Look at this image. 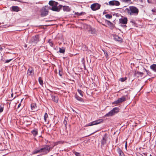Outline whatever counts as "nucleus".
Returning <instances> with one entry per match:
<instances>
[{
	"instance_id": "nucleus-1",
	"label": "nucleus",
	"mask_w": 156,
	"mask_h": 156,
	"mask_svg": "<svg viewBox=\"0 0 156 156\" xmlns=\"http://www.w3.org/2000/svg\"><path fill=\"white\" fill-rule=\"evenodd\" d=\"M52 7H49V9L54 11L59 12L63 7V9L64 11L69 12L71 10L70 8L67 6H63L62 5H59L58 3L55 1L51 0L49 1L48 3Z\"/></svg>"
},
{
	"instance_id": "nucleus-2",
	"label": "nucleus",
	"mask_w": 156,
	"mask_h": 156,
	"mask_svg": "<svg viewBox=\"0 0 156 156\" xmlns=\"http://www.w3.org/2000/svg\"><path fill=\"white\" fill-rule=\"evenodd\" d=\"M124 11L129 15L136 16L138 14L139 10L136 7L132 6L126 8L124 10Z\"/></svg>"
},
{
	"instance_id": "nucleus-3",
	"label": "nucleus",
	"mask_w": 156,
	"mask_h": 156,
	"mask_svg": "<svg viewBox=\"0 0 156 156\" xmlns=\"http://www.w3.org/2000/svg\"><path fill=\"white\" fill-rule=\"evenodd\" d=\"M39 41V37L38 35H36L32 37L29 42V44L30 45H34Z\"/></svg>"
},
{
	"instance_id": "nucleus-4",
	"label": "nucleus",
	"mask_w": 156,
	"mask_h": 156,
	"mask_svg": "<svg viewBox=\"0 0 156 156\" xmlns=\"http://www.w3.org/2000/svg\"><path fill=\"white\" fill-rule=\"evenodd\" d=\"M119 109L118 108H114L108 113L106 114L105 116L107 117L112 116L117 113L119 112Z\"/></svg>"
},
{
	"instance_id": "nucleus-5",
	"label": "nucleus",
	"mask_w": 156,
	"mask_h": 156,
	"mask_svg": "<svg viewBox=\"0 0 156 156\" xmlns=\"http://www.w3.org/2000/svg\"><path fill=\"white\" fill-rule=\"evenodd\" d=\"M52 149L51 147L48 145H44L42 146L41 148V152L44 153V154H46L48 153Z\"/></svg>"
},
{
	"instance_id": "nucleus-6",
	"label": "nucleus",
	"mask_w": 156,
	"mask_h": 156,
	"mask_svg": "<svg viewBox=\"0 0 156 156\" xmlns=\"http://www.w3.org/2000/svg\"><path fill=\"white\" fill-rule=\"evenodd\" d=\"M108 135L107 133H105L103 136L102 139L101 141V146L102 147L105 144L107 141L108 139Z\"/></svg>"
},
{
	"instance_id": "nucleus-7",
	"label": "nucleus",
	"mask_w": 156,
	"mask_h": 156,
	"mask_svg": "<svg viewBox=\"0 0 156 156\" xmlns=\"http://www.w3.org/2000/svg\"><path fill=\"white\" fill-rule=\"evenodd\" d=\"M101 5L98 3H95L91 5L90 7L93 11H96L99 9L100 8Z\"/></svg>"
},
{
	"instance_id": "nucleus-8",
	"label": "nucleus",
	"mask_w": 156,
	"mask_h": 156,
	"mask_svg": "<svg viewBox=\"0 0 156 156\" xmlns=\"http://www.w3.org/2000/svg\"><path fill=\"white\" fill-rule=\"evenodd\" d=\"M126 99L125 96H123L122 97L119 98L117 100L115 101L113 103V104H117L122 103L125 101Z\"/></svg>"
},
{
	"instance_id": "nucleus-9",
	"label": "nucleus",
	"mask_w": 156,
	"mask_h": 156,
	"mask_svg": "<svg viewBox=\"0 0 156 156\" xmlns=\"http://www.w3.org/2000/svg\"><path fill=\"white\" fill-rule=\"evenodd\" d=\"M46 6L43 7L41 10V15L42 16H45L48 14V9L46 8Z\"/></svg>"
},
{
	"instance_id": "nucleus-10",
	"label": "nucleus",
	"mask_w": 156,
	"mask_h": 156,
	"mask_svg": "<svg viewBox=\"0 0 156 156\" xmlns=\"http://www.w3.org/2000/svg\"><path fill=\"white\" fill-rule=\"evenodd\" d=\"M103 120L102 119H99V120L93 121L92 122L89 123L87 124V126H90L95 125H97L101 122H103Z\"/></svg>"
},
{
	"instance_id": "nucleus-11",
	"label": "nucleus",
	"mask_w": 156,
	"mask_h": 156,
	"mask_svg": "<svg viewBox=\"0 0 156 156\" xmlns=\"http://www.w3.org/2000/svg\"><path fill=\"white\" fill-rule=\"evenodd\" d=\"M108 3L109 5L111 6H119L120 4V2L119 1L115 0L110 1Z\"/></svg>"
},
{
	"instance_id": "nucleus-12",
	"label": "nucleus",
	"mask_w": 156,
	"mask_h": 156,
	"mask_svg": "<svg viewBox=\"0 0 156 156\" xmlns=\"http://www.w3.org/2000/svg\"><path fill=\"white\" fill-rule=\"evenodd\" d=\"M127 19L126 17H124L119 19V23H120L126 24L127 23Z\"/></svg>"
},
{
	"instance_id": "nucleus-13",
	"label": "nucleus",
	"mask_w": 156,
	"mask_h": 156,
	"mask_svg": "<svg viewBox=\"0 0 156 156\" xmlns=\"http://www.w3.org/2000/svg\"><path fill=\"white\" fill-rule=\"evenodd\" d=\"M34 73V70L31 67H30L27 70V74L29 75L33 74Z\"/></svg>"
},
{
	"instance_id": "nucleus-14",
	"label": "nucleus",
	"mask_w": 156,
	"mask_h": 156,
	"mask_svg": "<svg viewBox=\"0 0 156 156\" xmlns=\"http://www.w3.org/2000/svg\"><path fill=\"white\" fill-rule=\"evenodd\" d=\"M114 39L117 41L120 42H122V39L121 38L119 37L118 35H115L114 36Z\"/></svg>"
},
{
	"instance_id": "nucleus-15",
	"label": "nucleus",
	"mask_w": 156,
	"mask_h": 156,
	"mask_svg": "<svg viewBox=\"0 0 156 156\" xmlns=\"http://www.w3.org/2000/svg\"><path fill=\"white\" fill-rule=\"evenodd\" d=\"M12 11L18 12L20 11V8L17 6H12Z\"/></svg>"
},
{
	"instance_id": "nucleus-16",
	"label": "nucleus",
	"mask_w": 156,
	"mask_h": 156,
	"mask_svg": "<svg viewBox=\"0 0 156 156\" xmlns=\"http://www.w3.org/2000/svg\"><path fill=\"white\" fill-rule=\"evenodd\" d=\"M51 96L52 98V99L53 101L56 103L58 102V97H56L52 94L51 95Z\"/></svg>"
},
{
	"instance_id": "nucleus-17",
	"label": "nucleus",
	"mask_w": 156,
	"mask_h": 156,
	"mask_svg": "<svg viewBox=\"0 0 156 156\" xmlns=\"http://www.w3.org/2000/svg\"><path fill=\"white\" fill-rule=\"evenodd\" d=\"M117 151L119 154V156H124V153L119 147H118L117 149Z\"/></svg>"
},
{
	"instance_id": "nucleus-18",
	"label": "nucleus",
	"mask_w": 156,
	"mask_h": 156,
	"mask_svg": "<svg viewBox=\"0 0 156 156\" xmlns=\"http://www.w3.org/2000/svg\"><path fill=\"white\" fill-rule=\"evenodd\" d=\"M75 97L76 99L78 101H80L81 102H84V101L83 99L80 97L77 94H76L75 95Z\"/></svg>"
},
{
	"instance_id": "nucleus-19",
	"label": "nucleus",
	"mask_w": 156,
	"mask_h": 156,
	"mask_svg": "<svg viewBox=\"0 0 156 156\" xmlns=\"http://www.w3.org/2000/svg\"><path fill=\"white\" fill-rule=\"evenodd\" d=\"M31 133L34 136H36L38 134V131L37 129H35L31 132Z\"/></svg>"
},
{
	"instance_id": "nucleus-20",
	"label": "nucleus",
	"mask_w": 156,
	"mask_h": 156,
	"mask_svg": "<svg viewBox=\"0 0 156 156\" xmlns=\"http://www.w3.org/2000/svg\"><path fill=\"white\" fill-rule=\"evenodd\" d=\"M150 68L151 69L156 72V64H153L151 65L150 66Z\"/></svg>"
},
{
	"instance_id": "nucleus-21",
	"label": "nucleus",
	"mask_w": 156,
	"mask_h": 156,
	"mask_svg": "<svg viewBox=\"0 0 156 156\" xmlns=\"http://www.w3.org/2000/svg\"><path fill=\"white\" fill-rule=\"evenodd\" d=\"M59 52L60 53L64 54L65 53V50L64 48L62 47V48H59Z\"/></svg>"
},
{
	"instance_id": "nucleus-22",
	"label": "nucleus",
	"mask_w": 156,
	"mask_h": 156,
	"mask_svg": "<svg viewBox=\"0 0 156 156\" xmlns=\"http://www.w3.org/2000/svg\"><path fill=\"white\" fill-rule=\"evenodd\" d=\"M41 149H40L38 150H34L33 152V154H37V153H42L41 152Z\"/></svg>"
},
{
	"instance_id": "nucleus-23",
	"label": "nucleus",
	"mask_w": 156,
	"mask_h": 156,
	"mask_svg": "<svg viewBox=\"0 0 156 156\" xmlns=\"http://www.w3.org/2000/svg\"><path fill=\"white\" fill-rule=\"evenodd\" d=\"M89 31L91 34H94L95 33V30L91 27H90V30H89Z\"/></svg>"
},
{
	"instance_id": "nucleus-24",
	"label": "nucleus",
	"mask_w": 156,
	"mask_h": 156,
	"mask_svg": "<svg viewBox=\"0 0 156 156\" xmlns=\"http://www.w3.org/2000/svg\"><path fill=\"white\" fill-rule=\"evenodd\" d=\"M38 81L40 84L41 85H43V81L41 77H40L38 79Z\"/></svg>"
},
{
	"instance_id": "nucleus-25",
	"label": "nucleus",
	"mask_w": 156,
	"mask_h": 156,
	"mask_svg": "<svg viewBox=\"0 0 156 156\" xmlns=\"http://www.w3.org/2000/svg\"><path fill=\"white\" fill-rule=\"evenodd\" d=\"M126 79L127 78L126 77L121 78L119 79V80L120 81L122 82H123L126 80Z\"/></svg>"
},
{
	"instance_id": "nucleus-26",
	"label": "nucleus",
	"mask_w": 156,
	"mask_h": 156,
	"mask_svg": "<svg viewBox=\"0 0 156 156\" xmlns=\"http://www.w3.org/2000/svg\"><path fill=\"white\" fill-rule=\"evenodd\" d=\"M77 91L79 93V94H80V95L82 97H83V91H82L81 90H79V89H78L77 90Z\"/></svg>"
},
{
	"instance_id": "nucleus-27",
	"label": "nucleus",
	"mask_w": 156,
	"mask_h": 156,
	"mask_svg": "<svg viewBox=\"0 0 156 156\" xmlns=\"http://www.w3.org/2000/svg\"><path fill=\"white\" fill-rule=\"evenodd\" d=\"M4 109V105H0V113L2 112L3 110Z\"/></svg>"
},
{
	"instance_id": "nucleus-28",
	"label": "nucleus",
	"mask_w": 156,
	"mask_h": 156,
	"mask_svg": "<svg viewBox=\"0 0 156 156\" xmlns=\"http://www.w3.org/2000/svg\"><path fill=\"white\" fill-rule=\"evenodd\" d=\"M105 23L108 25L110 26L111 25L112 23L110 22V21L107 20H105Z\"/></svg>"
},
{
	"instance_id": "nucleus-29",
	"label": "nucleus",
	"mask_w": 156,
	"mask_h": 156,
	"mask_svg": "<svg viewBox=\"0 0 156 156\" xmlns=\"http://www.w3.org/2000/svg\"><path fill=\"white\" fill-rule=\"evenodd\" d=\"M104 52V54L105 55V56L106 57V58H108V53L105 50H103Z\"/></svg>"
},
{
	"instance_id": "nucleus-30",
	"label": "nucleus",
	"mask_w": 156,
	"mask_h": 156,
	"mask_svg": "<svg viewBox=\"0 0 156 156\" xmlns=\"http://www.w3.org/2000/svg\"><path fill=\"white\" fill-rule=\"evenodd\" d=\"M144 70L146 71L148 75L151 76V73L149 70H148L145 69H144Z\"/></svg>"
},
{
	"instance_id": "nucleus-31",
	"label": "nucleus",
	"mask_w": 156,
	"mask_h": 156,
	"mask_svg": "<svg viewBox=\"0 0 156 156\" xmlns=\"http://www.w3.org/2000/svg\"><path fill=\"white\" fill-rule=\"evenodd\" d=\"M105 17L107 18H108L109 19H111L112 16L111 15H109V14H107L105 15Z\"/></svg>"
},
{
	"instance_id": "nucleus-32",
	"label": "nucleus",
	"mask_w": 156,
	"mask_h": 156,
	"mask_svg": "<svg viewBox=\"0 0 156 156\" xmlns=\"http://www.w3.org/2000/svg\"><path fill=\"white\" fill-rule=\"evenodd\" d=\"M48 117V116L47 113H45L44 116V120L45 122L46 121V119Z\"/></svg>"
},
{
	"instance_id": "nucleus-33",
	"label": "nucleus",
	"mask_w": 156,
	"mask_h": 156,
	"mask_svg": "<svg viewBox=\"0 0 156 156\" xmlns=\"http://www.w3.org/2000/svg\"><path fill=\"white\" fill-rule=\"evenodd\" d=\"M121 1L126 3H128L129 2H130L131 0H121Z\"/></svg>"
},
{
	"instance_id": "nucleus-34",
	"label": "nucleus",
	"mask_w": 156,
	"mask_h": 156,
	"mask_svg": "<svg viewBox=\"0 0 156 156\" xmlns=\"http://www.w3.org/2000/svg\"><path fill=\"white\" fill-rule=\"evenodd\" d=\"M28 118V119H25V120L26 122H28V124L29 125L31 124V122L30 121L28 120V119H29L28 118Z\"/></svg>"
},
{
	"instance_id": "nucleus-35",
	"label": "nucleus",
	"mask_w": 156,
	"mask_h": 156,
	"mask_svg": "<svg viewBox=\"0 0 156 156\" xmlns=\"http://www.w3.org/2000/svg\"><path fill=\"white\" fill-rule=\"evenodd\" d=\"M136 74H138V75H140L141 76H142L143 75V73L142 72L138 71L137 72Z\"/></svg>"
},
{
	"instance_id": "nucleus-36",
	"label": "nucleus",
	"mask_w": 156,
	"mask_h": 156,
	"mask_svg": "<svg viewBox=\"0 0 156 156\" xmlns=\"http://www.w3.org/2000/svg\"><path fill=\"white\" fill-rule=\"evenodd\" d=\"M74 153L76 156H80V154L79 153H78V152H75Z\"/></svg>"
},
{
	"instance_id": "nucleus-37",
	"label": "nucleus",
	"mask_w": 156,
	"mask_h": 156,
	"mask_svg": "<svg viewBox=\"0 0 156 156\" xmlns=\"http://www.w3.org/2000/svg\"><path fill=\"white\" fill-rule=\"evenodd\" d=\"M31 108L32 110H34L35 106L34 104H31Z\"/></svg>"
},
{
	"instance_id": "nucleus-38",
	"label": "nucleus",
	"mask_w": 156,
	"mask_h": 156,
	"mask_svg": "<svg viewBox=\"0 0 156 156\" xmlns=\"http://www.w3.org/2000/svg\"><path fill=\"white\" fill-rule=\"evenodd\" d=\"M13 59H9V60H6L5 62V63H9V62L10 61H11V60H12Z\"/></svg>"
},
{
	"instance_id": "nucleus-39",
	"label": "nucleus",
	"mask_w": 156,
	"mask_h": 156,
	"mask_svg": "<svg viewBox=\"0 0 156 156\" xmlns=\"http://www.w3.org/2000/svg\"><path fill=\"white\" fill-rule=\"evenodd\" d=\"M85 14V13L83 12H82L80 13H79V16H81L82 15H84Z\"/></svg>"
},
{
	"instance_id": "nucleus-40",
	"label": "nucleus",
	"mask_w": 156,
	"mask_h": 156,
	"mask_svg": "<svg viewBox=\"0 0 156 156\" xmlns=\"http://www.w3.org/2000/svg\"><path fill=\"white\" fill-rule=\"evenodd\" d=\"M151 11L153 12L156 13V8H155L152 9Z\"/></svg>"
},
{
	"instance_id": "nucleus-41",
	"label": "nucleus",
	"mask_w": 156,
	"mask_h": 156,
	"mask_svg": "<svg viewBox=\"0 0 156 156\" xmlns=\"http://www.w3.org/2000/svg\"><path fill=\"white\" fill-rule=\"evenodd\" d=\"M64 124L65 125V126H66V124H67V122L66 120H64Z\"/></svg>"
},
{
	"instance_id": "nucleus-42",
	"label": "nucleus",
	"mask_w": 156,
	"mask_h": 156,
	"mask_svg": "<svg viewBox=\"0 0 156 156\" xmlns=\"http://www.w3.org/2000/svg\"><path fill=\"white\" fill-rule=\"evenodd\" d=\"M59 75L60 76H61L62 75V74L61 73L60 71V70L59 69Z\"/></svg>"
},
{
	"instance_id": "nucleus-43",
	"label": "nucleus",
	"mask_w": 156,
	"mask_h": 156,
	"mask_svg": "<svg viewBox=\"0 0 156 156\" xmlns=\"http://www.w3.org/2000/svg\"><path fill=\"white\" fill-rule=\"evenodd\" d=\"M58 144H60L63 143L62 141H59L58 142H57Z\"/></svg>"
},
{
	"instance_id": "nucleus-44",
	"label": "nucleus",
	"mask_w": 156,
	"mask_h": 156,
	"mask_svg": "<svg viewBox=\"0 0 156 156\" xmlns=\"http://www.w3.org/2000/svg\"><path fill=\"white\" fill-rule=\"evenodd\" d=\"M147 2L149 3H151V1H150L149 0H147Z\"/></svg>"
},
{
	"instance_id": "nucleus-45",
	"label": "nucleus",
	"mask_w": 156,
	"mask_h": 156,
	"mask_svg": "<svg viewBox=\"0 0 156 156\" xmlns=\"http://www.w3.org/2000/svg\"><path fill=\"white\" fill-rule=\"evenodd\" d=\"M125 147L126 148V149L127 147V142H126V144H125Z\"/></svg>"
},
{
	"instance_id": "nucleus-46",
	"label": "nucleus",
	"mask_w": 156,
	"mask_h": 156,
	"mask_svg": "<svg viewBox=\"0 0 156 156\" xmlns=\"http://www.w3.org/2000/svg\"><path fill=\"white\" fill-rule=\"evenodd\" d=\"M75 14L77 16H79V13L78 12H75Z\"/></svg>"
},
{
	"instance_id": "nucleus-47",
	"label": "nucleus",
	"mask_w": 156,
	"mask_h": 156,
	"mask_svg": "<svg viewBox=\"0 0 156 156\" xmlns=\"http://www.w3.org/2000/svg\"><path fill=\"white\" fill-rule=\"evenodd\" d=\"M50 44L51 46H52L53 45V44L52 42H50Z\"/></svg>"
},
{
	"instance_id": "nucleus-48",
	"label": "nucleus",
	"mask_w": 156,
	"mask_h": 156,
	"mask_svg": "<svg viewBox=\"0 0 156 156\" xmlns=\"http://www.w3.org/2000/svg\"><path fill=\"white\" fill-rule=\"evenodd\" d=\"M21 105V103L19 104L18 105V108H19L20 107Z\"/></svg>"
},
{
	"instance_id": "nucleus-49",
	"label": "nucleus",
	"mask_w": 156,
	"mask_h": 156,
	"mask_svg": "<svg viewBox=\"0 0 156 156\" xmlns=\"http://www.w3.org/2000/svg\"><path fill=\"white\" fill-rule=\"evenodd\" d=\"M130 22H131V23H134L133 22V21H132V20L130 21Z\"/></svg>"
},
{
	"instance_id": "nucleus-50",
	"label": "nucleus",
	"mask_w": 156,
	"mask_h": 156,
	"mask_svg": "<svg viewBox=\"0 0 156 156\" xmlns=\"http://www.w3.org/2000/svg\"><path fill=\"white\" fill-rule=\"evenodd\" d=\"M123 27H126V25H124V26H123Z\"/></svg>"
},
{
	"instance_id": "nucleus-51",
	"label": "nucleus",
	"mask_w": 156,
	"mask_h": 156,
	"mask_svg": "<svg viewBox=\"0 0 156 156\" xmlns=\"http://www.w3.org/2000/svg\"><path fill=\"white\" fill-rule=\"evenodd\" d=\"M14 0L15 1H19L20 0Z\"/></svg>"
},
{
	"instance_id": "nucleus-52",
	"label": "nucleus",
	"mask_w": 156,
	"mask_h": 156,
	"mask_svg": "<svg viewBox=\"0 0 156 156\" xmlns=\"http://www.w3.org/2000/svg\"><path fill=\"white\" fill-rule=\"evenodd\" d=\"M13 94H11V96H12V97H13Z\"/></svg>"
},
{
	"instance_id": "nucleus-53",
	"label": "nucleus",
	"mask_w": 156,
	"mask_h": 156,
	"mask_svg": "<svg viewBox=\"0 0 156 156\" xmlns=\"http://www.w3.org/2000/svg\"><path fill=\"white\" fill-rule=\"evenodd\" d=\"M23 98L21 100V102H22V101L23 100Z\"/></svg>"
},
{
	"instance_id": "nucleus-54",
	"label": "nucleus",
	"mask_w": 156,
	"mask_h": 156,
	"mask_svg": "<svg viewBox=\"0 0 156 156\" xmlns=\"http://www.w3.org/2000/svg\"><path fill=\"white\" fill-rule=\"evenodd\" d=\"M27 45H25V47H27Z\"/></svg>"
},
{
	"instance_id": "nucleus-55",
	"label": "nucleus",
	"mask_w": 156,
	"mask_h": 156,
	"mask_svg": "<svg viewBox=\"0 0 156 156\" xmlns=\"http://www.w3.org/2000/svg\"><path fill=\"white\" fill-rule=\"evenodd\" d=\"M2 49V48H1V47H0V50Z\"/></svg>"
},
{
	"instance_id": "nucleus-56",
	"label": "nucleus",
	"mask_w": 156,
	"mask_h": 156,
	"mask_svg": "<svg viewBox=\"0 0 156 156\" xmlns=\"http://www.w3.org/2000/svg\"><path fill=\"white\" fill-rule=\"evenodd\" d=\"M150 156H152L151 154H150Z\"/></svg>"
}]
</instances>
